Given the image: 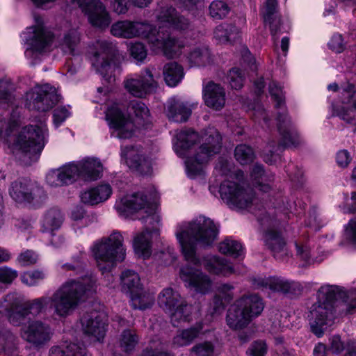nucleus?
Wrapping results in <instances>:
<instances>
[{"label": "nucleus", "mask_w": 356, "mask_h": 356, "mask_svg": "<svg viewBox=\"0 0 356 356\" xmlns=\"http://www.w3.org/2000/svg\"><path fill=\"white\" fill-rule=\"evenodd\" d=\"M159 30L149 24L129 20L119 21L111 28L113 35L123 38L142 37L148 40L153 50H161L168 58L179 55L184 47L183 41L177 40L167 29L185 30L189 27L188 21L179 16L175 8H163L156 14Z\"/></svg>", "instance_id": "f257e3e1"}, {"label": "nucleus", "mask_w": 356, "mask_h": 356, "mask_svg": "<svg viewBox=\"0 0 356 356\" xmlns=\"http://www.w3.org/2000/svg\"><path fill=\"white\" fill-rule=\"evenodd\" d=\"M95 284L96 279L92 275L69 280L63 283L51 297L43 296L22 302V304L29 315L38 316L45 312L51 302L54 314L59 318H66L94 291Z\"/></svg>", "instance_id": "f03ea898"}, {"label": "nucleus", "mask_w": 356, "mask_h": 356, "mask_svg": "<svg viewBox=\"0 0 356 356\" xmlns=\"http://www.w3.org/2000/svg\"><path fill=\"white\" fill-rule=\"evenodd\" d=\"M202 143L193 155H190V152L200 140L197 133L192 130L180 131L174 142L176 154L186 158V172L191 179L204 173L205 165L221 148V136L214 128H209L202 136Z\"/></svg>", "instance_id": "7ed1b4c3"}, {"label": "nucleus", "mask_w": 356, "mask_h": 356, "mask_svg": "<svg viewBox=\"0 0 356 356\" xmlns=\"http://www.w3.org/2000/svg\"><path fill=\"white\" fill-rule=\"evenodd\" d=\"M156 194L148 197L143 193L126 195L118 200L115 204V209L120 216L127 217L129 215L143 211L146 214L145 222L152 225V229L147 228L145 230L137 234L133 242L135 254L140 258L147 259L152 254V238L154 235L159 234V228L161 218L156 212L154 201Z\"/></svg>", "instance_id": "20e7f679"}, {"label": "nucleus", "mask_w": 356, "mask_h": 356, "mask_svg": "<svg viewBox=\"0 0 356 356\" xmlns=\"http://www.w3.org/2000/svg\"><path fill=\"white\" fill-rule=\"evenodd\" d=\"M318 301L308 314L312 332L318 337L323 334V326L333 318L334 310L341 314L356 312V290L345 291L336 285H323L317 292Z\"/></svg>", "instance_id": "39448f33"}, {"label": "nucleus", "mask_w": 356, "mask_h": 356, "mask_svg": "<svg viewBox=\"0 0 356 356\" xmlns=\"http://www.w3.org/2000/svg\"><path fill=\"white\" fill-rule=\"evenodd\" d=\"M218 227L209 218L200 216L190 221H182L175 227V236L184 259L196 266L201 265L197 256V245H211L217 239Z\"/></svg>", "instance_id": "423d86ee"}, {"label": "nucleus", "mask_w": 356, "mask_h": 356, "mask_svg": "<svg viewBox=\"0 0 356 356\" xmlns=\"http://www.w3.org/2000/svg\"><path fill=\"white\" fill-rule=\"evenodd\" d=\"M122 243V234L115 232L107 237L97 240L90 247L97 266L103 274L111 271L117 262L124 259L126 252Z\"/></svg>", "instance_id": "0eeeda50"}, {"label": "nucleus", "mask_w": 356, "mask_h": 356, "mask_svg": "<svg viewBox=\"0 0 356 356\" xmlns=\"http://www.w3.org/2000/svg\"><path fill=\"white\" fill-rule=\"evenodd\" d=\"M264 308V302L257 295L244 296L228 309L227 325L233 330L242 329L259 316Z\"/></svg>", "instance_id": "6e6552de"}, {"label": "nucleus", "mask_w": 356, "mask_h": 356, "mask_svg": "<svg viewBox=\"0 0 356 356\" xmlns=\"http://www.w3.org/2000/svg\"><path fill=\"white\" fill-rule=\"evenodd\" d=\"M34 22L35 24L27 27L21 35L25 45V56L32 64L40 59L53 40V34L44 26L42 17L35 15Z\"/></svg>", "instance_id": "1a4fd4ad"}, {"label": "nucleus", "mask_w": 356, "mask_h": 356, "mask_svg": "<svg viewBox=\"0 0 356 356\" xmlns=\"http://www.w3.org/2000/svg\"><path fill=\"white\" fill-rule=\"evenodd\" d=\"M268 91L275 102V107L280 109L276 120L282 145L285 147H296L300 145L302 140L287 115L284 106V95L282 87L276 82L272 81L269 84Z\"/></svg>", "instance_id": "9d476101"}, {"label": "nucleus", "mask_w": 356, "mask_h": 356, "mask_svg": "<svg viewBox=\"0 0 356 356\" xmlns=\"http://www.w3.org/2000/svg\"><path fill=\"white\" fill-rule=\"evenodd\" d=\"M159 307L170 316L173 326L182 323H189L193 320L194 308L188 304L178 291L172 288L163 289L158 296Z\"/></svg>", "instance_id": "9b49d317"}, {"label": "nucleus", "mask_w": 356, "mask_h": 356, "mask_svg": "<svg viewBox=\"0 0 356 356\" xmlns=\"http://www.w3.org/2000/svg\"><path fill=\"white\" fill-rule=\"evenodd\" d=\"M92 58V66L109 83L115 81L113 74L118 69V63L122 57L116 45L107 40H98Z\"/></svg>", "instance_id": "f8f14e48"}, {"label": "nucleus", "mask_w": 356, "mask_h": 356, "mask_svg": "<svg viewBox=\"0 0 356 356\" xmlns=\"http://www.w3.org/2000/svg\"><path fill=\"white\" fill-rule=\"evenodd\" d=\"M48 138L46 119L25 127L17 138L16 146L23 152L36 155L43 149Z\"/></svg>", "instance_id": "ddd939ff"}, {"label": "nucleus", "mask_w": 356, "mask_h": 356, "mask_svg": "<svg viewBox=\"0 0 356 356\" xmlns=\"http://www.w3.org/2000/svg\"><path fill=\"white\" fill-rule=\"evenodd\" d=\"M221 199L230 208L236 209H248L253 202L254 196L250 188H245L243 184L238 181L225 180L219 188Z\"/></svg>", "instance_id": "4468645a"}, {"label": "nucleus", "mask_w": 356, "mask_h": 356, "mask_svg": "<svg viewBox=\"0 0 356 356\" xmlns=\"http://www.w3.org/2000/svg\"><path fill=\"white\" fill-rule=\"evenodd\" d=\"M105 118L110 129L113 130L112 134L118 138L126 140L134 136L136 126L133 120L122 111L119 104H113L109 106Z\"/></svg>", "instance_id": "2eb2a0df"}, {"label": "nucleus", "mask_w": 356, "mask_h": 356, "mask_svg": "<svg viewBox=\"0 0 356 356\" xmlns=\"http://www.w3.org/2000/svg\"><path fill=\"white\" fill-rule=\"evenodd\" d=\"M26 99L30 109L42 112L49 110L59 100L56 89L48 84L35 86L26 93Z\"/></svg>", "instance_id": "dca6fc26"}, {"label": "nucleus", "mask_w": 356, "mask_h": 356, "mask_svg": "<svg viewBox=\"0 0 356 356\" xmlns=\"http://www.w3.org/2000/svg\"><path fill=\"white\" fill-rule=\"evenodd\" d=\"M179 277L187 288L197 293L207 294L211 290L212 280L210 277L197 267L190 264L181 266Z\"/></svg>", "instance_id": "f3484780"}, {"label": "nucleus", "mask_w": 356, "mask_h": 356, "mask_svg": "<svg viewBox=\"0 0 356 356\" xmlns=\"http://www.w3.org/2000/svg\"><path fill=\"white\" fill-rule=\"evenodd\" d=\"M20 335L34 346L41 347L50 341L54 335V329L41 320H33L22 326Z\"/></svg>", "instance_id": "a211bd4d"}, {"label": "nucleus", "mask_w": 356, "mask_h": 356, "mask_svg": "<svg viewBox=\"0 0 356 356\" xmlns=\"http://www.w3.org/2000/svg\"><path fill=\"white\" fill-rule=\"evenodd\" d=\"M76 3L87 17L89 23L98 28L108 27L111 19L100 0H71Z\"/></svg>", "instance_id": "6ab92c4d"}, {"label": "nucleus", "mask_w": 356, "mask_h": 356, "mask_svg": "<svg viewBox=\"0 0 356 356\" xmlns=\"http://www.w3.org/2000/svg\"><path fill=\"white\" fill-rule=\"evenodd\" d=\"M10 197L17 202H40L44 196L43 188L30 181H16L9 189Z\"/></svg>", "instance_id": "aec40b11"}, {"label": "nucleus", "mask_w": 356, "mask_h": 356, "mask_svg": "<svg viewBox=\"0 0 356 356\" xmlns=\"http://www.w3.org/2000/svg\"><path fill=\"white\" fill-rule=\"evenodd\" d=\"M124 87L133 96L144 97L156 88V82L149 70L146 69L124 81Z\"/></svg>", "instance_id": "412c9836"}, {"label": "nucleus", "mask_w": 356, "mask_h": 356, "mask_svg": "<svg viewBox=\"0 0 356 356\" xmlns=\"http://www.w3.org/2000/svg\"><path fill=\"white\" fill-rule=\"evenodd\" d=\"M104 315L97 312H92L84 315L81 323L84 334L100 341L106 333Z\"/></svg>", "instance_id": "4be33fe9"}, {"label": "nucleus", "mask_w": 356, "mask_h": 356, "mask_svg": "<svg viewBox=\"0 0 356 356\" xmlns=\"http://www.w3.org/2000/svg\"><path fill=\"white\" fill-rule=\"evenodd\" d=\"M121 156L127 165L141 174H148L152 170V161L145 157L139 148L134 147H122Z\"/></svg>", "instance_id": "5701e85b"}, {"label": "nucleus", "mask_w": 356, "mask_h": 356, "mask_svg": "<svg viewBox=\"0 0 356 356\" xmlns=\"http://www.w3.org/2000/svg\"><path fill=\"white\" fill-rule=\"evenodd\" d=\"M22 296L17 293H9L5 297L6 306L9 307L8 319L15 326H23L26 318L29 316L22 304Z\"/></svg>", "instance_id": "b1692460"}, {"label": "nucleus", "mask_w": 356, "mask_h": 356, "mask_svg": "<svg viewBox=\"0 0 356 356\" xmlns=\"http://www.w3.org/2000/svg\"><path fill=\"white\" fill-rule=\"evenodd\" d=\"M113 193L111 186L107 183H102L90 187L80 193L81 202L88 205H97L108 200Z\"/></svg>", "instance_id": "393cba45"}, {"label": "nucleus", "mask_w": 356, "mask_h": 356, "mask_svg": "<svg viewBox=\"0 0 356 356\" xmlns=\"http://www.w3.org/2000/svg\"><path fill=\"white\" fill-rule=\"evenodd\" d=\"M265 245L272 252L274 257L284 261L288 253L286 241L282 236L274 228H268L264 234Z\"/></svg>", "instance_id": "a878e982"}, {"label": "nucleus", "mask_w": 356, "mask_h": 356, "mask_svg": "<svg viewBox=\"0 0 356 356\" xmlns=\"http://www.w3.org/2000/svg\"><path fill=\"white\" fill-rule=\"evenodd\" d=\"M203 99L208 107L220 110L225 104V90L219 84L210 81L203 88Z\"/></svg>", "instance_id": "bb28decb"}, {"label": "nucleus", "mask_w": 356, "mask_h": 356, "mask_svg": "<svg viewBox=\"0 0 356 356\" xmlns=\"http://www.w3.org/2000/svg\"><path fill=\"white\" fill-rule=\"evenodd\" d=\"M81 34L76 28L65 30L57 42V48L64 54L74 56L79 52Z\"/></svg>", "instance_id": "cd10ccee"}, {"label": "nucleus", "mask_w": 356, "mask_h": 356, "mask_svg": "<svg viewBox=\"0 0 356 356\" xmlns=\"http://www.w3.org/2000/svg\"><path fill=\"white\" fill-rule=\"evenodd\" d=\"M165 113L170 120L175 122H184L191 115V108L181 99L171 97L166 103Z\"/></svg>", "instance_id": "c85d7f7f"}, {"label": "nucleus", "mask_w": 356, "mask_h": 356, "mask_svg": "<svg viewBox=\"0 0 356 356\" xmlns=\"http://www.w3.org/2000/svg\"><path fill=\"white\" fill-rule=\"evenodd\" d=\"M202 264L211 274L229 276L234 273L233 266L227 259L216 255L205 256Z\"/></svg>", "instance_id": "c756f323"}, {"label": "nucleus", "mask_w": 356, "mask_h": 356, "mask_svg": "<svg viewBox=\"0 0 356 356\" xmlns=\"http://www.w3.org/2000/svg\"><path fill=\"white\" fill-rule=\"evenodd\" d=\"M77 162L80 169L81 179L92 181L102 177L103 165L98 159L88 157Z\"/></svg>", "instance_id": "7c9ffc66"}, {"label": "nucleus", "mask_w": 356, "mask_h": 356, "mask_svg": "<svg viewBox=\"0 0 356 356\" xmlns=\"http://www.w3.org/2000/svg\"><path fill=\"white\" fill-rule=\"evenodd\" d=\"M202 328V323H197L192 327L178 330L173 337V345L177 347L189 346L199 337Z\"/></svg>", "instance_id": "2f4dec72"}, {"label": "nucleus", "mask_w": 356, "mask_h": 356, "mask_svg": "<svg viewBox=\"0 0 356 356\" xmlns=\"http://www.w3.org/2000/svg\"><path fill=\"white\" fill-rule=\"evenodd\" d=\"M234 286L229 284H220L213 300L211 314H218L224 309L225 304L234 298Z\"/></svg>", "instance_id": "473e14b6"}, {"label": "nucleus", "mask_w": 356, "mask_h": 356, "mask_svg": "<svg viewBox=\"0 0 356 356\" xmlns=\"http://www.w3.org/2000/svg\"><path fill=\"white\" fill-rule=\"evenodd\" d=\"M191 66L204 67L212 62L210 51L206 45L200 44L193 47L187 55Z\"/></svg>", "instance_id": "72a5a7b5"}, {"label": "nucleus", "mask_w": 356, "mask_h": 356, "mask_svg": "<svg viewBox=\"0 0 356 356\" xmlns=\"http://www.w3.org/2000/svg\"><path fill=\"white\" fill-rule=\"evenodd\" d=\"M120 284L122 291L129 296L140 291L143 288L138 274L131 270H126L122 273Z\"/></svg>", "instance_id": "f704fd0d"}, {"label": "nucleus", "mask_w": 356, "mask_h": 356, "mask_svg": "<svg viewBox=\"0 0 356 356\" xmlns=\"http://www.w3.org/2000/svg\"><path fill=\"white\" fill-rule=\"evenodd\" d=\"M63 220V216L60 210L57 209L48 210L41 220L42 231L52 234L54 231L60 229Z\"/></svg>", "instance_id": "c9c22d12"}, {"label": "nucleus", "mask_w": 356, "mask_h": 356, "mask_svg": "<svg viewBox=\"0 0 356 356\" xmlns=\"http://www.w3.org/2000/svg\"><path fill=\"white\" fill-rule=\"evenodd\" d=\"M251 179L255 187L263 192H268L271 188V184L274 180V175L266 173L261 165H254L251 174Z\"/></svg>", "instance_id": "e433bc0d"}, {"label": "nucleus", "mask_w": 356, "mask_h": 356, "mask_svg": "<svg viewBox=\"0 0 356 356\" xmlns=\"http://www.w3.org/2000/svg\"><path fill=\"white\" fill-rule=\"evenodd\" d=\"M86 348L83 345L64 342L60 345L52 346L49 350V356H86Z\"/></svg>", "instance_id": "4c0bfd02"}, {"label": "nucleus", "mask_w": 356, "mask_h": 356, "mask_svg": "<svg viewBox=\"0 0 356 356\" xmlns=\"http://www.w3.org/2000/svg\"><path fill=\"white\" fill-rule=\"evenodd\" d=\"M257 288H269L273 291L288 293L291 289V284L286 280L280 277L259 278L254 280Z\"/></svg>", "instance_id": "58836bf2"}, {"label": "nucleus", "mask_w": 356, "mask_h": 356, "mask_svg": "<svg viewBox=\"0 0 356 356\" xmlns=\"http://www.w3.org/2000/svg\"><path fill=\"white\" fill-rule=\"evenodd\" d=\"M163 75L168 86H176L184 78V69L176 62H170L163 66Z\"/></svg>", "instance_id": "ea45409f"}, {"label": "nucleus", "mask_w": 356, "mask_h": 356, "mask_svg": "<svg viewBox=\"0 0 356 356\" xmlns=\"http://www.w3.org/2000/svg\"><path fill=\"white\" fill-rule=\"evenodd\" d=\"M214 37L220 43L233 42L240 38L238 28L232 24H220L214 31Z\"/></svg>", "instance_id": "a19ab883"}, {"label": "nucleus", "mask_w": 356, "mask_h": 356, "mask_svg": "<svg viewBox=\"0 0 356 356\" xmlns=\"http://www.w3.org/2000/svg\"><path fill=\"white\" fill-rule=\"evenodd\" d=\"M277 0H266L264 7L262 10V15L264 22L269 23L271 33L273 36L277 33L278 31V25L280 24V19L273 17L274 14L277 11Z\"/></svg>", "instance_id": "79ce46f5"}, {"label": "nucleus", "mask_w": 356, "mask_h": 356, "mask_svg": "<svg viewBox=\"0 0 356 356\" xmlns=\"http://www.w3.org/2000/svg\"><path fill=\"white\" fill-rule=\"evenodd\" d=\"M131 306L134 309L144 310L150 308L154 302V293L146 291L143 288L140 291L129 296Z\"/></svg>", "instance_id": "37998d69"}, {"label": "nucleus", "mask_w": 356, "mask_h": 356, "mask_svg": "<svg viewBox=\"0 0 356 356\" xmlns=\"http://www.w3.org/2000/svg\"><path fill=\"white\" fill-rule=\"evenodd\" d=\"M70 218L76 225L87 227L95 220V216L88 215L82 206L74 207L70 213Z\"/></svg>", "instance_id": "c03bdc74"}, {"label": "nucleus", "mask_w": 356, "mask_h": 356, "mask_svg": "<svg viewBox=\"0 0 356 356\" xmlns=\"http://www.w3.org/2000/svg\"><path fill=\"white\" fill-rule=\"evenodd\" d=\"M219 251L234 257H238L243 254L242 245L237 241L230 238H227L219 244Z\"/></svg>", "instance_id": "a18cd8bd"}, {"label": "nucleus", "mask_w": 356, "mask_h": 356, "mask_svg": "<svg viewBox=\"0 0 356 356\" xmlns=\"http://www.w3.org/2000/svg\"><path fill=\"white\" fill-rule=\"evenodd\" d=\"M60 169L67 185L81 179L80 169L77 161L67 163L61 166Z\"/></svg>", "instance_id": "49530a36"}, {"label": "nucleus", "mask_w": 356, "mask_h": 356, "mask_svg": "<svg viewBox=\"0 0 356 356\" xmlns=\"http://www.w3.org/2000/svg\"><path fill=\"white\" fill-rule=\"evenodd\" d=\"M234 156L241 165H247L253 161L254 153L250 146L242 144L235 148Z\"/></svg>", "instance_id": "de8ad7c7"}, {"label": "nucleus", "mask_w": 356, "mask_h": 356, "mask_svg": "<svg viewBox=\"0 0 356 356\" xmlns=\"http://www.w3.org/2000/svg\"><path fill=\"white\" fill-rule=\"evenodd\" d=\"M209 15L214 19H221L229 12L227 4L222 1H213L209 6Z\"/></svg>", "instance_id": "09e8293b"}, {"label": "nucleus", "mask_w": 356, "mask_h": 356, "mask_svg": "<svg viewBox=\"0 0 356 356\" xmlns=\"http://www.w3.org/2000/svg\"><path fill=\"white\" fill-rule=\"evenodd\" d=\"M19 113L14 111L8 120L0 119V136H9L19 124Z\"/></svg>", "instance_id": "8fccbe9b"}, {"label": "nucleus", "mask_w": 356, "mask_h": 356, "mask_svg": "<svg viewBox=\"0 0 356 356\" xmlns=\"http://www.w3.org/2000/svg\"><path fill=\"white\" fill-rule=\"evenodd\" d=\"M13 84L9 81H0V104L8 106L13 99Z\"/></svg>", "instance_id": "3c124183"}, {"label": "nucleus", "mask_w": 356, "mask_h": 356, "mask_svg": "<svg viewBox=\"0 0 356 356\" xmlns=\"http://www.w3.org/2000/svg\"><path fill=\"white\" fill-rule=\"evenodd\" d=\"M138 341V337L134 332L124 330L120 339V345L125 352H130L134 349Z\"/></svg>", "instance_id": "603ef678"}, {"label": "nucleus", "mask_w": 356, "mask_h": 356, "mask_svg": "<svg viewBox=\"0 0 356 356\" xmlns=\"http://www.w3.org/2000/svg\"><path fill=\"white\" fill-rule=\"evenodd\" d=\"M46 277L44 271L35 270L24 273L21 275L22 282L29 286L38 284Z\"/></svg>", "instance_id": "864d4df0"}, {"label": "nucleus", "mask_w": 356, "mask_h": 356, "mask_svg": "<svg viewBox=\"0 0 356 356\" xmlns=\"http://www.w3.org/2000/svg\"><path fill=\"white\" fill-rule=\"evenodd\" d=\"M192 356H216L215 347L210 341H204L195 345L191 349Z\"/></svg>", "instance_id": "5fc2aeb1"}, {"label": "nucleus", "mask_w": 356, "mask_h": 356, "mask_svg": "<svg viewBox=\"0 0 356 356\" xmlns=\"http://www.w3.org/2000/svg\"><path fill=\"white\" fill-rule=\"evenodd\" d=\"M296 255L304 261L303 265L311 264L310 248L305 239L299 238L295 241Z\"/></svg>", "instance_id": "6e6d98bb"}, {"label": "nucleus", "mask_w": 356, "mask_h": 356, "mask_svg": "<svg viewBox=\"0 0 356 356\" xmlns=\"http://www.w3.org/2000/svg\"><path fill=\"white\" fill-rule=\"evenodd\" d=\"M46 181L51 187H60L67 185L60 167L50 170L46 175Z\"/></svg>", "instance_id": "4d7b16f0"}, {"label": "nucleus", "mask_w": 356, "mask_h": 356, "mask_svg": "<svg viewBox=\"0 0 356 356\" xmlns=\"http://www.w3.org/2000/svg\"><path fill=\"white\" fill-rule=\"evenodd\" d=\"M227 81L232 88L239 90L243 86L244 74L239 69L233 68L227 74Z\"/></svg>", "instance_id": "13d9d810"}, {"label": "nucleus", "mask_w": 356, "mask_h": 356, "mask_svg": "<svg viewBox=\"0 0 356 356\" xmlns=\"http://www.w3.org/2000/svg\"><path fill=\"white\" fill-rule=\"evenodd\" d=\"M38 254L31 250L22 252L17 258V262L22 266H29L37 263Z\"/></svg>", "instance_id": "bf43d9fd"}, {"label": "nucleus", "mask_w": 356, "mask_h": 356, "mask_svg": "<svg viewBox=\"0 0 356 356\" xmlns=\"http://www.w3.org/2000/svg\"><path fill=\"white\" fill-rule=\"evenodd\" d=\"M333 116H337L341 120L347 123H350L354 118V112L353 109L346 108L345 106H333Z\"/></svg>", "instance_id": "052dcab7"}, {"label": "nucleus", "mask_w": 356, "mask_h": 356, "mask_svg": "<svg viewBox=\"0 0 356 356\" xmlns=\"http://www.w3.org/2000/svg\"><path fill=\"white\" fill-rule=\"evenodd\" d=\"M129 51L131 56L139 62H142L147 56L145 46L140 42L131 43Z\"/></svg>", "instance_id": "680f3d73"}, {"label": "nucleus", "mask_w": 356, "mask_h": 356, "mask_svg": "<svg viewBox=\"0 0 356 356\" xmlns=\"http://www.w3.org/2000/svg\"><path fill=\"white\" fill-rule=\"evenodd\" d=\"M131 107L137 118L143 120H147L149 118V111L144 103L140 101L133 102Z\"/></svg>", "instance_id": "e2e57ef3"}, {"label": "nucleus", "mask_w": 356, "mask_h": 356, "mask_svg": "<svg viewBox=\"0 0 356 356\" xmlns=\"http://www.w3.org/2000/svg\"><path fill=\"white\" fill-rule=\"evenodd\" d=\"M70 115L68 108L65 106L58 107L54 111L53 120L55 127L58 128Z\"/></svg>", "instance_id": "0e129e2a"}, {"label": "nucleus", "mask_w": 356, "mask_h": 356, "mask_svg": "<svg viewBox=\"0 0 356 356\" xmlns=\"http://www.w3.org/2000/svg\"><path fill=\"white\" fill-rule=\"evenodd\" d=\"M344 238L351 244L356 243V218L351 219L345 226Z\"/></svg>", "instance_id": "69168bd1"}, {"label": "nucleus", "mask_w": 356, "mask_h": 356, "mask_svg": "<svg viewBox=\"0 0 356 356\" xmlns=\"http://www.w3.org/2000/svg\"><path fill=\"white\" fill-rule=\"evenodd\" d=\"M267 347L265 342L262 341L254 342L247 351L248 356H264L266 353Z\"/></svg>", "instance_id": "338daca9"}, {"label": "nucleus", "mask_w": 356, "mask_h": 356, "mask_svg": "<svg viewBox=\"0 0 356 356\" xmlns=\"http://www.w3.org/2000/svg\"><path fill=\"white\" fill-rule=\"evenodd\" d=\"M352 161V156L346 149L339 150L336 154V162L339 167L345 168L348 166Z\"/></svg>", "instance_id": "774afa93"}]
</instances>
